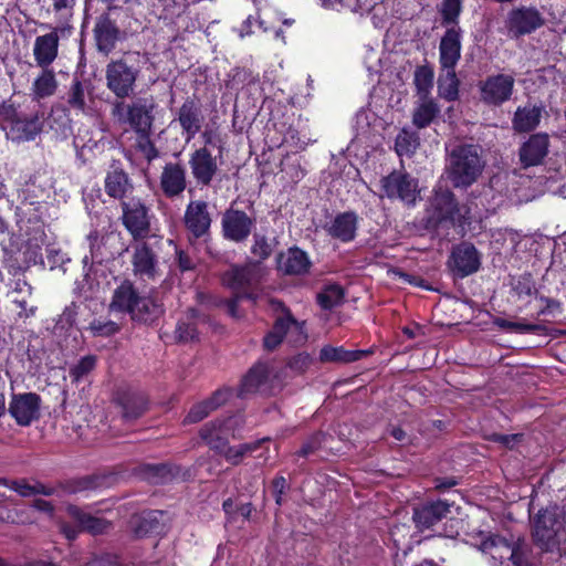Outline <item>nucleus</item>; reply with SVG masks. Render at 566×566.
<instances>
[{
  "label": "nucleus",
  "mask_w": 566,
  "mask_h": 566,
  "mask_svg": "<svg viewBox=\"0 0 566 566\" xmlns=\"http://www.w3.org/2000/svg\"><path fill=\"white\" fill-rule=\"evenodd\" d=\"M178 120L186 135V140H191L201 129L203 122L199 103L192 98H187L178 111Z\"/></svg>",
  "instance_id": "24"
},
{
  "label": "nucleus",
  "mask_w": 566,
  "mask_h": 566,
  "mask_svg": "<svg viewBox=\"0 0 566 566\" xmlns=\"http://www.w3.org/2000/svg\"><path fill=\"white\" fill-rule=\"evenodd\" d=\"M549 189L557 195H560L566 198V181L560 182L563 178H557L556 176L548 177Z\"/></svg>",
  "instance_id": "63"
},
{
  "label": "nucleus",
  "mask_w": 566,
  "mask_h": 566,
  "mask_svg": "<svg viewBox=\"0 0 566 566\" xmlns=\"http://www.w3.org/2000/svg\"><path fill=\"white\" fill-rule=\"evenodd\" d=\"M132 265L134 274L143 281H154L159 276L157 256L145 242L135 247Z\"/></svg>",
  "instance_id": "20"
},
{
  "label": "nucleus",
  "mask_w": 566,
  "mask_h": 566,
  "mask_svg": "<svg viewBox=\"0 0 566 566\" xmlns=\"http://www.w3.org/2000/svg\"><path fill=\"white\" fill-rule=\"evenodd\" d=\"M119 30L115 22L105 17L99 19L94 28L97 50L104 54L111 53L118 40Z\"/></svg>",
  "instance_id": "31"
},
{
  "label": "nucleus",
  "mask_w": 566,
  "mask_h": 566,
  "mask_svg": "<svg viewBox=\"0 0 566 566\" xmlns=\"http://www.w3.org/2000/svg\"><path fill=\"white\" fill-rule=\"evenodd\" d=\"M325 440V434L322 432H317L313 434L300 449L297 454L300 457H308L313 454L316 450H318Z\"/></svg>",
  "instance_id": "57"
},
{
  "label": "nucleus",
  "mask_w": 566,
  "mask_h": 566,
  "mask_svg": "<svg viewBox=\"0 0 566 566\" xmlns=\"http://www.w3.org/2000/svg\"><path fill=\"white\" fill-rule=\"evenodd\" d=\"M229 389H218L211 397L191 407L184 419V423H197L208 417L212 411L223 406L230 398Z\"/></svg>",
  "instance_id": "27"
},
{
  "label": "nucleus",
  "mask_w": 566,
  "mask_h": 566,
  "mask_svg": "<svg viewBox=\"0 0 566 566\" xmlns=\"http://www.w3.org/2000/svg\"><path fill=\"white\" fill-rule=\"evenodd\" d=\"M244 297H238L237 295H233L232 298H229L226 301L227 311L230 316L233 318H241L242 315L239 313L238 310V303L243 300Z\"/></svg>",
  "instance_id": "64"
},
{
  "label": "nucleus",
  "mask_w": 566,
  "mask_h": 566,
  "mask_svg": "<svg viewBox=\"0 0 566 566\" xmlns=\"http://www.w3.org/2000/svg\"><path fill=\"white\" fill-rule=\"evenodd\" d=\"M545 23L542 13L534 7H518L507 13L505 28L511 38L531 34Z\"/></svg>",
  "instance_id": "12"
},
{
  "label": "nucleus",
  "mask_w": 566,
  "mask_h": 566,
  "mask_svg": "<svg viewBox=\"0 0 566 566\" xmlns=\"http://www.w3.org/2000/svg\"><path fill=\"white\" fill-rule=\"evenodd\" d=\"M344 298L343 289L339 285L326 286L318 295L317 302L324 310H331L342 304Z\"/></svg>",
  "instance_id": "44"
},
{
  "label": "nucleus",
  "mask_w": 566,
  "mask_h": 566,
  "mask_svg": "<svg viewBox=\"0 0 566 566\" xmlns=\"http://www.w3.org/2000/svg\"><path fill=\"white\" fill-rule=\"evenodd\" d=\"M9 411L19 424H30L35 416V396L33 394L14 396Z\"/></svg>",
  "instance_id": "33"
},
{
  "label": "nucleus",
  "mask_w": 566,
  "mask_h": 566,
  "mask_svg": "<svg viewBox=\"0 0 566 566\" xmlns=\"http://www.w3.org/2000/svg\"><path fill=\"white\" fill-rule=\"evenodd\" d=\"M357 223V214L352 211H346L338 213L329 223L325 226V230L332 238L346 243L355 239Z\"/></svg>",
  "instance_id": "26"
},
{
  "label": "nucleus",
  "mask_w": 566,
  "mask_h": 566,
  "mask_svg": "<svg viewBox=\"0 0 566 566\" xmlns=\"http://www.w3.org/2000/svg\"><path fill=\"white\" fill-rule=\"evenodd\" d=\"M139 70L127 63L125 59L111 61L106 65L105 78L107 88L117 97H129L135 90Z\"/></svg>",
  "instance_id": "7"
},
{
  "label": "nucleus",
  "mask_w": 566,
  "mask_h": 566,
  "mask_svg": "<svg viewBox=\"0 0 566 566\" xmlns=\"http://www.w3.org/2000/svg\"><path fill=\"white\" fill-rule=\"evenodd\" d=\"M76 315L77 313L74 304L66 306L59 317L57 326H60L62 329L71 327L76 319Z\"/></svg>",
  "instance_id": "60"
},
{
  "label": "nucleus",
  "mask_w": 566,
  "mask_h": 566,
  "mask_svg": "<svg viewBox=\"0 0 566 566\" xmlns=\"http://www.w3.org/2000/svg\"><path fill=\"white\" fill-rule=\"evenodd\" d=\"M198 336L195 324L190 321H180L175 331V337L178 342H191Z\"/></svg>",
  "instance_id": "54"
},
{
  "label": "nucleus",
  "mask_w": 566,
  "mask_h": 566,
  "mask_svg": "<svg viewBox=\"0 0 566 566\" xmlns=\"http://www.w3.org/2000/svg\"><path fill=\"white\" fill-rule=\"evenodd\" d=\"M243 424L241 416H230L226 419H216L200 429L201 439L214 451H222L229 438H235Z\"/></svg>",
  "instance_id": "9"
},
{
  "label": "nucleus",
  "mask_w": 566,
  "mask_h": 566,
  "mask_svg": "<svg viewBox=\"0 0 566 566\" xmlns=\"http://www.w3.org/2000/svg\"><path fill=\"white\" fill-rule=\"evenodd\" d=\"M439 112L437 103L427 97L421 98V102L413 111L412 123L417 128H424L433 122Z\"/></svg>",
  "instance_id": "36"
},
{
  "label": "nucleus",
  "mask_w": 566,
  "mask_h": 566,
  "mask_svg": "<svg viewBox=\"0 0 566 566\" xmlns=\"http://www.w3.org/2000/svg\"><path fill=\"white\" fill-rule=\"evenodd\" d=\"M57 87L55 74L52 70L44 69L40 75H38V97L51 96L54 94Z\"/></svg>",
  "instance_id": "47"
},
{
  "label": "nucleus",
  "mask_w": 566,
  "mask_h": 566,
  "mask_svg": "<svg viewBox=\"0 0 566 566\" xmlns=\"http://www.w3.org/2000/svg\"><path fill=\"white\" fill-rule=\"evenodd\" d=\"M485 163L476 145H459L448 157L447 175L455 188H468L481 176Z\"/></svg>",
  "instance_id": "4"
},
{
  "label": "nucleus",
  "mask_w": 566,
  "mask_h": 566,
  "mask_svg": "<svg viewBox=\"0 0 566 566\" xmlns=\"http://www.w3.org/2000/svg\"><path fill=\"white\" fill-rule=\"evenodd\" d=\"M462 30L459 25L447 29L439 43V63L442 70H455L461 59Z\"/></svg>",
  "instance_id": "18"
},
{
  "label": "nucleus",
  "mask_w": 566,
  "mask_h": 566,
  "mask_svg": "<svg viewBox=\"0 0 566 566\" xmlns=\"http://www.w3.org/2000/svg\"><path fill=\"white\" fill-rule=\"evenodd\" d=\"M532 536L544 552L560 553L566 542L565 516L556 504L539 510L532 520Z\"/></svg>",
  "instance_id": "3"
},
{
  "label": "nucleus",
  "mask_w": 566,
  "mask_h": 566,
  "mask_svg": "<svg viewBox=\"0 0 566 566\" xmlns=\"http://www.w3.org/2000/svg\"><path fill=\"white\" fill-rule=\"evenodd\" d=\"M268 376L269 373L266 365H254L242 379V392L255 391L266 380Z\"/></svg>",
  "instance_id": "40"
},
{
  "label": "nucleus",
  "mask_w": 566,
  "mask_h": 566,
  "mask_svg": "<svg viewBox=\"0 0 566 566\" xmlns=\"http://www.w3.org/2000/svg\"><path fill=\"white\" fill-rule=\"evenodd\" d=\"M319 2L324 8L337 11L342 9L356 11L359 8L358 0H319Z\"/></svg>",
  "instance_id": "59"
},
{
  "label": "nucleus",
  "mask_w": 566,
  "mask_h": 566,
  "mask_svg": "<svg viewBox=\"0 0 566 566\" xmlns=\"http://www.w3.org/2000/svg\"><path fill=\"white\" fill-rule=\"evenodd\" d=\"M111 314L129 315L132 321L150 323L158 318L163 308L149 296L140 295L134 284L124 280L114 291L108 304Z\"/></svg>",
  "instance_id": "1"
},
{
  "label": "nucleus",
  "mask_w": 566,
  "mask_h": 566,
  "mask_svg": "<svg viewBox=\"0 0 566 566\" xmlns=\"http://www.w3.org/2000/svg\"><path fill=\"white\" fill-rule=\"evenodd\" d=\"M97 358L94 355L82 357L76 364L70 367L69 376L73 382H80L95 368Z\"/></svg>",
  "instance_id": "42"
},
{
  "label": "nucleus",
  "mask_w": 566,
  "mask_h": 566,
  "mask_svg": "<svg viewBox=\"0 0 566 566\" xmlns=\"http://www.w3.org/2000/svg\"><path fill=\"white\" fill-rule=\"evenodd\" d=\"M120 329V326L118 323L111 321V319H94L90 324V331L93 333L94 336H112L116 333H118Z\"/></svg>",
  "instance_id": "48"
},
{
  "label": "nucleus",
  "mask_w": 566,
  "mask_h": 566,
  "mask_svg": "<svg viewBox=\"0 0 566 566\" xmlns=\"http://www.w3.org/2000/svg\"><path fill=\"white\" fill-rule=\"evenodd\" d=\"M0 484L8 486L9 489L15 491L19 495L23 497H31L35 494V489L31 484L25 481H12L8 482L6 480L0 481Z\"/></svg>",
  "instance_id": "58"
},
{
  "label": "nucleus",
  "mask_w": 566,
  "mask_h": 566,
  "mask_svg": "<svg viewBox=\"0 0 566 566\" xmlns=\"http://www.w3.org/2000/svg\"><path fill=\"white\" fill-rule=\"evenodd\" d=\"M279 270L289 275H301L308 272L311 261L306 252L298 248H290L277 260Z\"/></svg>",
  "instance_id": "29"
},
{
  "label": "nucleus",
  "mask_w": 566,
  "mask_h": 566,
  "mask_svg": "<svg viewBox=\"0 0 566 566\" xmlns=\"http://www.w3.org/2000/svg\"><path fill=\"white\" fill-rule=\"evenodd\" d=\"M542 117V107H518L514 114L513 127L517 132H531L535 129Z\"/></svg>",
  "instance_id": "35"
},
{
  "label": "nucleus",
  "mask_w": 566,
  "mask_h": 566,
  "mask_svg": "<svg viewBox=\"0 0 566 566\" xmlns=\"http://www.w3.org/2000/svg\"><path fill=\"white\" fill-rule=\"evenodd\" d=\"M52 2L55 12L61 13L63 17L72 15L75 0H52Z\"/></svg>",
  "instance_id": "62"
},
{
  "label": "nucleus",
  "mask_w": 566,
  "mask_h": 566,
  "mask_svg": "<svg viewBox=\"0 0 566 566\" xmlns=\"http://www.w3.org/2000/svg\"><path fill=\"white\" fill-rule=\"evenodd\" d=\"M446 74L438 81L439 95L447 101H455L459 95V80L455 70H444Z\"/></svg>",
  "instance_id": "41"
},
{
  "label": "nucleus",
  "mask_w": 566,
  "mask_h": 566,
  "mask_svg": "<svg viewBox=\"0 0 566 566\" xmlns=\"http://www.w3.org/2000/svg\"><path fill=\"white\" fill-rule=\"evenodd\" d=\"M468 541L472 546L501 563L509 559L514 566H533L530 560V547L521 537L509 541L491 532L478 530L468 534Z\"/></svg>",
  "instance_id": "2"
},
{
  "label": "nucleus",
  "mask_w": 566,
  "mask_h": 566,
  "mask_svg": "<svg viewBox=\"0 0 566 566\" xmlns=\"http://www.w3.org/2000/svg\"><path fill=\"white\" fill-rule=\"evenodd\" d=\"M160 517H163V512L159 511L144 513L133 522L135 534L143 537L149 534L159 533L161 530L159 523Z\"/></svg>",
  "instance_id": "37"
},
{
  "label": "nucleus",
  "mask_w": 566,
  "mask_h": 566,
  "mask_svg": "<svg viewBox=\"0 0 566 566\" xmlns=\"http://www.w3.org/2000/svg\"><path fill=\"white\" fill-rule=\"evenodd\" d=\"M419 146V137L415 133L402 129L396 138V150L399 156L411 155Z\"/></svg>",
  "instance_id": "46"
},
{
  "label": "nucleus",
  "mask_w": 566,
  "mask_h": 566,
  "mask_svg": "<svg viewBox=\"0 0 566 566\" xmlns=\"http://www.w3.org/2000/svg\"><path fill=\"white\" fill-rule=\"evenodd\" d=\"M461 12V0H443L441 6L442 24L458 25Z\"/></svg>",
  "instance_id": "49"
},
{
  "label": "nucleus",
  "mask_w": 566,
  "mask_h": 566,
  "mask_svg": "<svg viewBox=\"0 0 566 566\" xmlns=\"http://www.w3.org/2000/svg\"><path fill=\"white\" fill-rule=\"evenodd\" d=\"M264 275V269L259 262H249L242 266L233 265L222 274L223 286L229 289L238 297H247L254 301V289Z\"/></svg>",
  "instance_id": "6"
},
{
  "label": "nucleus",
  "mask_w": 566,
  "mask_h": 566,
  "mask_svg": "<svg viewBox=\"0 0 566 566\" xmlns=\"http://www.w3.org/2000/svg\"><path fill=\"white\" fill-rule=\"evenodd\" d=\"M413 82L420 98L428 96L433 86V71L429 66H419L415 71Z\"/></svg>",
  "instance_id": "43"
},
{
  "label": "nucleus",
  "mask_w": 566,
  "mask_h": 566,
  "mask_svg": "<svg viewBox=\"0 0 566 566\" xmlns=\"http://www.w3.org/2000/svg\"><path fill=\"white\" fill-rule=\"evenodd\" d=\"M452 270L460 277L468 276L479 270L480 258L476 249L471 244H460L452 252Z\"/></svg>",
  "instance_id": "25"
},
{
  "label": "nucleus",
  "mask_w": 566,
  "mask_h": 566,
  "mask_svg": "<svg viewBox=\"0 0 566 566\" xmlns=\"http://www.w3.org/2000/svg\"><path fill=\"white\" fill-rule=\"evenodd\" d=\"M182 221L191 238L200 239L209 234L212 219L208 203L203 200H191L186 207Z\"/></svg>",
  "instance_id": "17"
},
{
  "label": "nucleus",
  "mask_w": 566,
  "mask_h": 566,
  "mask_svg": "<svg viewBox=\"0 0 566 566\" xmlns=\"http://www.w3.org/2000/svg\"><path fill=\"white\" fill-rule=\"evenodd\" d=\"M41 35H38V65L48 66L57 56L60 36L70 33L64 27L51 28L49 24H39Z\"/></svg>",
  "instance_id": "19"
},
{
  "label": "nucleus",
  "mask_w": 566,
  "mask_h": 566,
  "mask_svg": "<svg viewBox=\"0 0 566 566\" xmlns=\"http://www.w3.org/2000/svg\"><path fill=\"white\" fill-rule=\"evenodd\" d=\"M123 419L127 422L142 417L147 410V400L143 395L127 396L122 400Z\"/></svg>",
  "instance_id": "38"
},
{
  "label": "nucleus",
  "mask_w": 566,
  "mask_h": 566,
  "mask_svg": "<svg viewBox=\"0 0 566 566\" xmlns=\"http://www.w3.org/2000/svg\"><path fill=\"white\" fill-rule=\"evenodd\" d=\"M266 439L258 440L255 442L242 443L235 447H227L218 453L222 454L224 459L233 465H238L245 455L251 454L260 448L261 443Z\"/></svg>",
  "instance_id": "39"
},
{
  "label": "nucleus",
  "mask_w": 566,
  "mask_h": 566,
  "mask_svg": "<svg viewBox=\"0 0 566 566\" xmlns=\"http://www.w3.org/2000/svg\"><path fill=\"white\" fill-rule=\"evenodd\" d=\"M431 216L429 222L438 224L443 221L460 222L464 217L454 195L447 188H438L430 201Z\"/></svg>",
  "instance_id": "13"
},
{
  "label": "nucleus",
  "mask_w": 566,
  "mask_h": 566,
  "mask_svg": "<svg viewBox=\"0 0 566 566\" xmlns=\"http://www.w3.org/2000/svg\"><path fill=\"white\" fill-rule=\"evenodd\" d=\"M381 190L389 199H399L408 205L415 203L419 193L418 180L401 171H392L382 177Z\"/></svg>",
  "instance_id": "11"
},
{
  "label": "nucleus",
  "mask_w": 566,
  "mask_h": 566,
  "mask_svg": "<svg viewBox=\"0 0 566 566\" xmlns=\"http://www.w3.org/2000/svg\"><path fill=\"white\" fill-rule=\"evenodd\" d=\"M187 186L186 170L180 164L169 163L163 169L160 187L168 198H174L184 192Z\"/></svg>",
  "instance_id": "28"
},
{
  "label": "nucleus",
  "mask_w": 566,
  "mask_h": 566,
  "mask_svg": "<svg viewBox=\"0 0 566 566\" xmlns=\"http://www.w3.org/2000/svg\"><path fill=\"white\" fill-rule=\"evenodd\" d=\"M69 104L72 108H75L81 112H85L86 102H85V93L83 85L80 81H74L70 94H69Z\"/></svg>",
  "instance_id": "51"
},
{
  "label": "nucleus",
  "mask_w": 566,
  "mask_h": 566,
  "mask_svg": "<svg viewBox=\"0 0 566 566\" xmlns=\"http://www.w3.org/2000/svg\"><path fill=\"white\" fill-rule=\"evenodd\" d=\"M370 350H347L343 346H324L319 352L322 363L348 364L363 359L368 356Z\"/></svg>",
  "instance_id": "34"
},
{
  "label": "nucleus",
  "mask_w": 566,
  "mask_h": 566,
  "mask_svg": "<svg viewBox=\"0 0 566 566\" xmlns=\"http://www.w3.org/2000/svg\"><path fill=\"white\" fill-rule=\"evenodd\" d=\"M136 135H137V140H136L137 149L143 154V156L148 161L156 159L158 157L159 153L150 139L151 133H136Z\"/></svg>",
  "instance_id": "50"
},
{
  "label": "nucleus",
  "mask_w": 566,
  "mask_h": 566,
  "mask_svg": "<svg viewBox=\"0 0 566 566\" xmlns=\"http://www.w3.org/2000/svg\"><path fill=\"white\" fill-rule=\"evenodd\" d=\"M90 247V255H85L83 262L87 264L91 263H101L102 258L98 254L99 249V234L97 231H91L86 237Z\"/></svg>",
  "instance_id": "56"
},
{
  "label": "nucleus",
  "mask_w": 566,
  "mask_h": 566,
  "mask_svg": "<svg viewBox=\"0 0 566 566\" xmlns=\"http://www.w3.org/2000/svg\"><path fill=\"white\" fill-rule=\"evenodd\" d=\"M191 174L198 184L208 186L218 171V163L207 147L195 150L189 159Z\"/></svg>",
  "instance_id": "21"
},
{
  "label": "nucleus",
  "mask_w": 566,
  "mask_h": 566,
  "mask_svg": "<svg viewBox=\"0 0 566 566\" xmlns=\"http://www.w3.org/2000/svg\"><path fill=\"white\" fill-rule=\"evenodd\" d=\"M549 137L547 134H533L520 147L518 156L524 168L537 166L543 163L548 154Z\"/></svg>",
  "instance_id": "22"
},
{
  "label": "nucleus",
  "mask_w": 566,
  "mask_h": 566,
  "mask_svg": "<svg viewBox=\"0 0 566 566\" xmlns=\"http://www.w3.org/2000/svg\"><path fill=\"white\" fill-rule=\"evenodd\" d=\"M101 479L97 476H84L73 480L67 486L70 493H83L86 491L95 490L99 486Z\"/></svg>",
  "instance_id": "52"
},
{
  "label": "nucleus",
  "mask_w": 566,
  "mask_h": 566,
  "mask_svg": "<svg viewBox=\"0 0 566 566\" xmlns=\"http://www.w3.org/2000/svg\"><path fill=\"white\" fill-rule=\"evenodd\" d=\"M86 566H123L117 556L112 554H104L98 557L91 559Z\"/></svg>",
  "instance_id": "61"
},
{
  "label": "nucleus",
  "mask_w": 566,
  "mask_h": 566,
  "mask_svg": "<svg viewBox=\"0 0 566 566\" xmlns=\"http://www.w3.org/2000/svg\"><path fill=\"white\" fill-rule=\"evenodd\" d=\"M0 126L6 130L7 137L13 142L33 139L35 123L22 118L12 105L0 106Z\"/></svg>",
  "instance_id": "15"
},
{
  "label": "nucleus",
  "mask_w": 566,
  "mask_h": 566,
  "mask_svg": "<svg viewBox=\"0 0 566 566\" xmlns=\"http://www.w3.org/2000/svg\"><path fill=\"white\" fill-rule=\"evenodd\" d=\"M66 510L69 515L78 524L81 531L98 535L107 532L111 527V523L105 518L94 516L76 505H69Z\"/></svg>",
  "instance_id": "32"
},
{
  "label": "nucleus",
  "mask_w": 566,
  "mask_h": 566,
  "mask_svg": "<svg viewBox=\"0 0 566 566\" xmlns=\"http://www.w3.org/2000/svg\"><path fill=\"white\" fill-rule=\"evenodd\" d=\"M122 222L135 240H142L149 235L151 213L140 198H129L122 203Z\"/></svg>",
  "instance_id": "8"
},
{
  "label": "nucleus",
  "mask_w": 566,
  "mask_h": 566,
  "mask_svg": "<svg viewBox=\"0 0 566 566\" xmlns=\"http://www.w3.org/2000/svg\"><path fill=\"white\" fill-rule=\"evenodd\" d=\"M104 187L106 193L114 199L125 200L133 191V184L128 175L119 167L113 166L105 177Z\"/></svg>",
  "instance_id": "30"
},
{
  "label": "nucleus",
  "mask_w": 566,
  "mask_h": 566,
  "mask_svg": "<svg viewBox=\"0 0 566 566\" xmlns=\"http://www.w3.org/2000/svg\"><path fill=\"white\" fill-rule=\"evenodd\" d=\"M69 261L70 259L66 256V254L63 253L59 247L52 244L45 248L44 258L42 259L41 264L44 268L48 266L51 271L55 269H62V271L65 272L63 266Z\"/></svg>",
  "instance_id": "45"
},
{
  "label": "nucleus",
  "mask_w": 566,
  "mask_h": 566,
  "mask_svg": "<svg viewBox=\"0 0 566 566\" xmlns=\"http://www.w3.org/2000/svg\"><path fill=\"white\" fill-rule=\"evenodd\" d=\"M515 80L509 74H496L480 82L481 101L488 105L499 106L512 96Z\"/></svg>",
  "instance_id": "14"
},
{
  "label": "nucleus",
  "mask_w": 566,
  "mask_h": 566,
  "mask_svg": "<svg viewBox=\"0 0 566 566\" xmlns=\"http://www.w3.org/2000/svg\"><path fill=\"white\" fill-rule=\"evenodd\" d=\"M251 253L260 261H263L271 255L272 247L264 235L254 234V242L251 247Z\"/></svg>",
  "instance_id": "55"
},
{
  "label": "nucleus",
  "mask_w": 566,
  "mask_h": 566,
  "mask_svg": "<svg viewBox=\"0 0 566 566\" xmlns=\"http://www.w3.org/2000/svg\"><path fill=\"white\" fill-rule=\"evenodd\" d=\"M451 505L447 501L424 503L413 510L412 521L423 532L431 528L450 513Z\"/></svg>",
  "instance_id": "23"
},
{
  "label": "nucleus",
  "mask_w": 566,
  "mask_h": 566,
  "mask_svg": "<svg viewBox=\"0 0 566 566\" xmlns=\"http://www.w3.org/2000/svg\"><path fill=\"white\" fill-rule=\"evenodd\" d=\"M157 104L153 97H138L130 103L117 101L112 116L119 124H127L135 133H151Z\"/></svg>",
  "instance_id": "5"
},
{
  "label": "nucleus",
  "mask_w": 566,
  "mask_h": 566,
  "mask_svg": "<svg viewBox=\"0 0 566 566\" xmlns=\"http://www.w3.org/2000/svg\"><path fill=\"white\" fill-rule=\"evenodd\" d=\"M494 324L502 329L514 331L517 333H534L541 329V326L536 324L511 322L504 318H496Z\"/></svg>",
  "instance_id": "53"
},
{
  "label": "nucleus",
  "mask_w": 566,
  "mask_h": 566,
  "mask_svg": "<svg viewBox=\"0 0 566 566\" xmlns=\"http://www.w3.org/2000/svg\"><path fill=\"white\" fill-rule=\"evenodd\" d=\"M289 333L292 335V342L300 343L306 339L304 322H297L289 311H285V315L276 318L273 328L265 335L264 347L269 350L275 349Z\"/></svg>",
  "instance_id": "16"
},
{
  "label": "nucleus",
  "mask_w": 566,
  "mask_h": 566,
  "mask_svg": "<svg viewBox=\"0 0 566 566\" xmlns=\"http://www.w3.org/2000/svg\"><path fill=\"white\" fill-rule=\"evenodd\" d=\"M256 219L244 211L228 208L221 218L222 235L226 240L242 243L248 240L255 228Z\"/></svg>",
  "instance_id": "10"
}]
</instances>
